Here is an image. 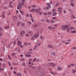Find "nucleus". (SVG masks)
Instances as JSON below:
<instances>
[{"label":"nucleus","mask_w":76,"mask_h":76,"mask_svg":"<svg viewBox=\"0 0 76 76\" xmlns=\"http://www.w3.org/2000/svg\"><path fill=\"white\" fill-rule=\"evenodd\" d=\"M36 73L37 76H39V73H41L42 76H44L45 75V73L42 72V69L41 67H39L36 71Z\"/></svg>","instance_id":"obj_1"},{"label":"nucleus","mask_w":76,"mask_h":76,"mask_svg":"<svg viewBox=\"0 0 76 76\" xmlns=\"http://www.w3.org/2000/svg\"><path fill=\"white\" fill-rule=\"evenodd\" d=\"M21 0L22 1V2H20L19 3V5H18V7H17V9H20V7H21V6H23V5H24V4H25L24 1H25V0Z\"/></svg>","instance_id":"obj_2"},{"label":"nucleus","mask_w":76,"mask_h":76,"mask_svg":"<svg viewBox=\"0 0 76 76\" xmlns=\"http://www.w3.org/2000/svg\"><path fill=\"white\" fill-rule=\"evenodd\" d=\"M2 68H0V72H1V71H2V70H4V68L5 67H6V64L5 63H3L2 64Z\"/></svg>","instance_id":"obj_3"},{"label":"nucleus","mask_w":76,"mask_h":76,"mask_svg":"<svg viewBox=\"0 0 76 76\" xmlns=\"http://www.w3.org/2000/svg\"><path fill=\"white\" fill-rule=\"evenodd\" d=\"M30 12H37V13H38V10L34 8H33L31 10H30Z\"/></svg>","instance_id":"obj_4"},{"label":"nucleus","mask_w":76,"mask_h":76,"mask_svg":"<svg viewBox=\"0 0 76 76\" xmlns=\"http://www.w3.org/2000/svg\"><path fill=\"white\" fill-rule=\"evenodd\" d=\"M62 8L60 7H58V12H59L60 14L61 13V12H62Z\"/></svg>","instance_id":"obj_5"},{"label":"nucleus","mask_w":76,"mask_h":76,"mask_svg":"<svg viewBox=\"0 0 76 76\" xmlns=\"http://www.w3.org/2000/svg\"><path fill=\"white\" fill-rule=\"evenodd\" d=\"M34 35L36 38H38V37L39 36V33H37L34 34Z\"/></svg>","instance_id":"obj_6"},{"label":"nucleus","mask_w":76,"mask_h":76,"mask_svg":"<svg viewBox=\"0 0 76 76\" xmlns=\"http://www.w3.org/2000/svg\"><path fill=\"white\" fill-rule=\"evenodd\" d=\"M47 4L48 5V7H47L45 8V9L46 10L47 9H50V8H51V6L50 5V4L49 3H47Z\"/></svg>","instance_id":"obj_7"},{"label":"nucleus","mask_w":76,"mask_h":76,"mask_svg":"<svg viewBox=\"0 0 76 76\" xmlns=\"http://www.w3.org/2000/svg\"><path fill=\"white\" fill-rule=\"evenodd\" d=\"M25 31H22L21 32V33H20L21 36V37H23V36H24V34H25Z\"/></svg>","instance_id":"obj_8"},{"label":"nucleus","mask_w":76,"mask_h":76,"mask_svg":"<svg viewBox=\"0 0 76 76\" xmlns=\"http://www.w3.org/2000/svg\"><path fill=\"white\" fill-rule=\"evenodd\" d=\"M22 42H20V41L19 40L18 42V45H22Z\"/></svg>","instance_id":"obj_9"},{"label":"nucleus","mask_w":76,"mask_h":76,"mask_svg":"<svg viewBox=\"0 0 76 76\" xmlns=\"http://www.w3.org/2000/svg\"><path fill=\"white\" fill-rule=\"evenodd\" d=\"M70 28L68 27L66 29L67 32L69 33V32H70Z\"/></svg>","instance_id":"obj_10"},{"label":"nucleus","mask_w":76,"mask_h":76,"mask_svg":"<svg viewBox=\"0 0 76 76\" xmlns=\"http://www.w3.org/2000/svg\"><path fill=\"white\" fill-rule=\"evenodd\" d=\"M35 38H36V37H35V36H34V35H33L32 37L31 38V40H34V39H35Z\"/></svg>","instance_id":"obj_11"},{"label":"nucleus","mask_w":76,"mask_h":76,"mask_svg":"<svg viewBox=\"0 0 76 76\" xmlns=\"http://www.w3.org/2000/svg\"><path fill=\"white\" fill-rule=\"evenodd\" d=\"M25 56H26V57H31V54H26L25 55Z\"/></svg>","instance_id":"obj_12"},{"label":"nucleus","mask_w":76,"mask_h":76,"mask_svg":"<svg viewBox=\"0 0 76 76\" xmlns=\"http://www.w3.org/2000/svg\"><path fill=\"white\" fill-rule=\"evenodd\" d=\"M50 73H51L52 75H56L57 74V73L56 72H54L50 71Z\"/></svg>","instance_id":"obj_13"},{"label":"nucleus","mask_w":76,"mask_h":76,"mask_svg":"<svg viewBox=\"0 0 76 76\" xmlns=\"http://www.w3.org/2000/svg\"><path fill=\"white\" fill-rule=\"evenodd\" d=\"M49 64H50V65H52V66H53V67H54V66H55V64L54 63H49Z\"/></svg>","instance_id":"obj_14"},{"label":"nucleus","mask_w":76,"mask_h":76,"mask_svg":"<svg viewBox=\"0 0 76 76\" xmlns=\"http://www.w3.org/2000/svg\"><path fill=\"white\" fill-rule=\"evenodd\" d=\"M71 32L72 34H75V33H76V30L72 31H71Z\"/></svg>","instance_id":"obj_15"},{"label":"nucleus","mask_w":76,"mask_h":76,"mask_svg":"<svg viewBox=\"0 0 76 76\" xmlns=\"http://www.w3.org/2000/svg\"><path fill=\"white\" fill-rule=\"evenodd\" d=\"M76 17H75V15H72L71 16V19H75Z\"/></svg>","instance_id":"obj_16"},{"label":"nucleus","mask_w":76,"mask_h":76,"mask_svg":"<svg viewBox=\"0 0 76 76\" xmlns=\"http://www.w3.org/2000/svg\"><path fill=\"white\" fill-rule=\"evenodd\" d=\"M51 54L52 55H53V56H55L56 54L55 53V52H52Z\"/></svg>","instance_id":"obj_17"},{"label":"nucleus","mask_w":76,"mask_h":76,"mask_svg":"<svg viewBox=\"0 0 76 76\" xmlns=\"http://www.w3.org/2000/svg\"><path fill=\"white\" fill-rule=\"evenodd\" d=\"M70 5L72 7H74V6L75 5L74 4H73V2H71Z\"/></svg>","instance_id":"obj_18"},{"label":"nucleus","mask_w":76,"mask_h":76,"mask_svg":"<svg viewBox=\"0 0 76 76\" xmlns=\"http://www.w3.org/2000/svg\"><path fill=\"white\" fill-rule=\"evenodd\" d=\"M57 69H58V70L59 71L61 70V69H62V68H61V67H58Z\"/></svg>","instance_id":"obj_19"},{"label":"nucleus","mask_w":76,"mask_h":76,"mask_svg":"<svg viewBox=\"0 0 76 76\" xmlns=\"http://www.w3.org/2000/svg\"><path fill=\"white\" fill-rule=\"evenodd\" d=\"M37 45H35L34 47V48H33V50H37Z\"/></svg>","instance_id":"obj_20"},{"label":"nucleus","mask_w":76,"mask_h":76,"mask_svg":"<svg viewBox=\"0 0 76 76\" xmlns=\"http://www.w3.org/2000/svg\"><path fill=\"white\" fill-rule=\"evenodd\" d=\"M61 30H63V31H65L66 30V28L63 27V26H62L61 27Z\"/></svg>","instance_id":"obj_21"},{"label":"nucleus","mask_w":76,"mask_h":76,"mask_svg":"<svg viewBox=\"0 0 76 76\" xmlns=\"http://www.w3.org/2000/svg\"><path fill=\"white\" fill-rule=\"evenodd\" d=\"M48 48H53V46L51 45H48Z\"/></svg>","instance_id":"obj_22"},{"label":"nucleus","mask_w":76,"mask_h":76,"mask_svg":"<svg viewBox=\"0 0 76 76\" xmlns=\"http://www.w3.org/2000/svg\"><path fill=\"white\" fill-rule=\"evenodd\" d=\"M63 27L66 29V28H67L68 27V26H67V25H66L65 26H63Z\"/></svg>","instance_id":"obj_23"},{"label":"nucleus","mask_w":76,"mask_h":76,"mask_svg":"<svg viewBox=\"0 0 76 76\" xmlns=\"http://www.w3.org/2000/svg\"><path fill=\"white\" fill-rule=\"evenodd\" d=\"M70 28L71 30H72V29L75 30V28H73V27H71Z\"/></svg>","instance_id":"obj_24"},{"label":"nucleus","mask_w":76,"mask_h":76,"mask_svg":"<svg viewBox=\"0 0 76 76\" xmlns=\"http://www.w3.org/2000/svg\"><path fill=\"white\" fill-rule=\"evenodd\" d=\"M39 13V15H42V12L41 11V12H38Z\"/></svg>","instance_id":"obj_25"},{"label":"nucleus","mask_w":76,"mask_h":76,"mask_svg":"<svg viewBox=\"0 0 76 76\" xmlns=\"http://www.w3.org/2000/svg\"><path fill=\"white\" fill-rule=\"evenodd\" d=\"M36 45H38V46H39V45H41V43H36Z\"/></svg>","instance_id":"obj_26"},{"label":"nucleus","mask_w":76,"mask_h":76,"mask_svg":"<svg viewBox=\"0 0 76 76\" xmlns=\"http://www.w3.org/2000/svg\"><path fill=\"white\" fill-rule=\"evenodd\" d=\"M20 61H25V59L23 58H22L20 59Z\"/></svg>","instance_id":"obj_27"},{"label":"nucleus","mask_w":76,"mask_h":76,"mask_svg":"<svg viewBox=\"0 0 76 76\" xmlns=\"http://www.w3.org/2000/svg\"><path fill=\"white\" fill-rule=\"evenodd\" d=\"M20 47L21 48H23V45H20Z\"/></svg>","instance_id":"obj_28"},{"label":"nucleus","mask_w":76,"mask_h":76,"mask_svg":"<svg viewBox=\"0 0 76 76\" xmlns=\"http://www.w3.org/2000/svg\"><path fill=\"white\" fill-rule=\"evenodd\" d=\"M56 13H57L56 12H55L53 14V16H55V15H56Z\"/></svg>","instance_id":"obj_29"},{"label":"nucleus","mask_w":76,"mask_h":76,"mask_svg":"<svg viewBox=\"0 0 76 76\" xmlns=\"http://www.w3.org/2000/svg\"><path fill=\"white\" fill-rule=\"evenodd\" d=\"M20 12L21 15H23V11H20L19 10Z\"/></svg>","instance_id":"obj_30"},{"label":"nucleus","mask_w":76,"mask_h":76,"mask_svg":"<svg viewBox=\"0 0 76 76\" xmlns=\"http://www.w3.org/2000/svg\"><path fill=\"white\" fill-rule=\"evenodd\" d=\"M13 18L14 19H17V17L16 16H15L13 17Z\"/></svg>","instance_id":"obj_31"},{"label":"nucleus","mask_w":76,"mask_h":76,"mask_svg":"<svg viewBox=\"0 0 76 76\" xmlns=\"http://www.w3.org/2000/svg\"><path fill=\"white\" fill-rule=\"evenodd\" d=\"M65 44H66V45H67L68 44H70V43H69L68 42H65Z\"/></svg>","instance_id":"obj_32"},{"label":"nucleus","mask_w":76,"mask_h":76,"mask_svg":"<svg viewBox=\"0 0 76 76\" xmlns=\"http://www.w3.org/2000/svg\"><path fill=\"white\" fill-rule=\"evenodd\" d=\"M56 9H53V12H56Z\"/></svg>","instance_id":"obj_33"},{"label":"nucleus","mask_w":76,"mask_h":76,"mask_svg":"<svg viewBox=\"0 0 76 76\" xmlns=\"http://www.w3.org/2000/svg\"><path fill=\"white\" fill-rule=\"evenodd\" d=\"M26 37H29V34L27 33V34L26 35Z\"/></svg>","instance_id":"obj_34"},{"label":"nucleus","mask_w":76,"mask_h":76,"mask_svg":"<svg viewBox=\"0 0 76 76\" xmlns=\"http://www.w3.org/2000/svg\"><path fill=\"white\" fill-rule=\"evenodd\" d=\"M0 31H3V29H2V28L1 27H0Z\"/></svg>","instance_id":"obj_35"},{"label":"nucleus","mask_w":76,"mask_h":76,"mask_svg":"<svg viewBox=\"0 0 76 76\" xmlns=\"http://www.w3.org/2000/svg\"><path fill=\"white\" fill-rule=\"evenodd\" d=\"M48 29H50V30H51V29L52 27H51V26H48Z\"/></svg>","instance_id":"obj_36"},{"label":"nucleus","mask_w":76,"mask_h":76,"mask_svg":"<svg viewBox=\"0 0 76 76\" xmlns=\"http://www.w3.org/2000/svg\"><path fill=\"white\" fill-rule=\"evenodd\" d=\"M27 23H28L29 25H31V22L29 21L27 22Z\"/></svg>","instance_id":"obj_37"},{"label":"nucleus","mask_w":76,"mask_h":76,"mask_svg":"<svg viewBox=\"0 0 76 76\" xmlns=\"http://www.w3.org/2000/svg\"><path fill=\"white\" fill-rule=\"evenodd\" d=\"M46 21L48 23H50V21L49 20L47 19L46 20Z\"/></svg>","instance_id":"obj_38"},{"label":"nucleus","mask_w":76,"mask_h":76,"mask_svg":"<svg viewBox=\"0 0 76 76\" xmlns=\"http://www.w3.org/2000/svg\"><path fill=\"white\" fill-rule=\"evenodd\" d=\"M24 45H27V43H26V42H25L24 43Z\"/></svg>","instance_id":"obj_39"},{"label":"nucleus","mask_w":76,"mask_h":76,"mask_svg":"<svg viewBox=\"0 0 76 76\" xmlns=\"http://www.w3.org/2000/svg\"><path fill=\"white\" fill-rule=\"evenodd\" d=\"M51 23H54V20H52L51 21Z\"/></svg>","instance_id":"obj_40"},{"label":"nucleus","mask_w":76,"mask_h":76,"mask_svg":"<svg viewBox=\"0 0 76 76\" xmlns=\"http://www.w3.org/2000/svg\"><path fill=\"white\" fill-rule=\"evenodd\" d=\"M36 6H36V5H32V7H36Z\"/></svg>","instance_id":"obj_41"},{"label":"nucleus","mask_w":76,"mask_h":76,"mask_svg":"<svg viewBox=\"0 0 76 76\" xmlns=\"http://www.w3.org/2000/svg\"><path fill=\"white\" fill-rule=\"evenodd\" d=\"M40 39H42L43 38V37L42 36H41L40 37Z\"/></svg>","instance_id":"obj_42"},{"label":"nucleus","mask_w":76,"mask_h":76,"mask_svg":"<svg viewBox=\"0 0 76 76\" xmlns=\"http://www.w3.org/2000/svg\"><path fill=\"white\" fill-rule=\"evenodd\" d=\"M38 26V25L37 24H36L34 26V28H36V27H37V26Z\"/></svg>","instance_id":"obj_43"},{"label":"nucleus","mask_w":76,"mask_h":76,"mask_svg":"<svg viewBox=\"0 0 76 76\" xmlns=\"http://www.w3.org/2000/svg\"><path fill=\"white\" fill-rule=\"evenodd\" d=\"M29 14H26V17H27V18H28V17H29Z\"/></svg>","instance_id":"obj_44"},{"label":"nucleus","mask_w":76,"mask_h":76,"mask_svg":"<svg viewBox=\"0 0 76 76\" xmlns=\"http://www.w3.org/2000/svg\"><path fill=\"white\" fill-rule=\"evenodd\" d=\"M31 20L32 22H34V20L33 19V18H32L31 19Z\"/></svg>","instance_id":"obj_45"},{"label":"nucleus","mask_w":76,"mask_h":76,"mask_svg":"<svg viewBox=\"0 0 76 76\" xmlns=\"http://www.w3.org/2000/svg\"><path fill=\"white\" fill-rule=\"evenodd\" d=\"M18 17H19V18L20 19H21V17H20L21 16H20V15H18Z\"/></svg>","instance_id":"obj_46"},{"label":"nucleus","mask_w":76,"mask_h":76,"mask_svg":"<svg viewBox=\"0 0 76 76\" xmlns=\"http://www.w3.org/2000/svg\"><path fill=\"white\" fill-rule=\"evenodd\" d=\"M41 21L42 22H44L45 21V20L44 19H42V20H41Z\"/></svg>","instance_id":"obj_47"},{"label":"nucleus","mask_w":76,"mask_h":76,"mask_svg":"<svg viewBox=\"0 0 76 76\" xmlns=\"http://www.w3.org/2000/svg\"><path fill=\"white\" fill-rule=\"evenodd\" d=\"M71 66H74L75 64H71Z\"/></svg>","instance_id":"obj_48"},{"label":"nucleus","mask_w":76,"mask_h":76,"mask_svg":"<svg viewBox=\"0 0 76 76\" xmlns=\"http://www.w3.org/2000/svg\"><path fill=\"white\" fill-rule=\"evenodd\" d=\"M8 64H9V66H11V64H10V62H8Z\"/></svg>","instance_id":"obj_49"},{"label":"nucleus","mask_w":76,"mask_h":76,"mask_svg":"<svg viewBox=\"0 0 76 76\" xmlns=\"http://www.w3.org/2000/svg\"><path fill=\"white\" fill-rule=\"evenodd\" d=\"M32 60V58L30 59L28 61L29 62L30 61H31Z\"/></svg>","instance_id":"obj_50"},{"label":"nucleus","mask_w":76,"mask_h":76,"mask_svg":"<svg viewBox=\"0 0 76 76\" xmlns=\"http://www.w3.org/2000/svg\"><path fill=\"white\" fill-rule=\"evenodd\" d=\"M57 18L56 17H53L52 18V19H56Z\"/></svg>","instance_id":"obj_51"},{"label":"nucleus","mask_w":76,"mask_h":76,"mask_svg":"<svg viewBox=\"0 0 76 76\" xmlns=\"http://www.w3.org/2000/svg\"><path fill=\"white\" fill-rule=\"evenodd\" d=\"M76 72V71L75 70H73L72 73H75Z\"/></svg>","instance_id":"obj_52"},{"label":"nucleus","mask_w":76,"mask_h":76,"mask_svg":"<svg viewBox=\"0 0 76 76\" xmlns=\"http://www.w3.org/2000/svg\"><path fill=\"white\" fill-rule=\"evenodd\" d=\"M20 22H18V23L17 24V25L18 26H19V25H20Z\"/></svg>","instance_id":"obj_53"},{"label":"nucleus","mask_w":76,"mask_h":76,"mask_svg":"<svg viewBox=\"0 0 76 76\" xmlns=\"http://www.w3.org/2000/svg\"><path fill=\"white\" fill-rule=\"evenodd\" d=\"M36 60V58H34L33 60V62H34V61H35Z\"/></svg>","instance_id":"obj_54"},{"label":"nucleus","mask_w":76,"mask_h":76,"mask_svg":"<svg viewBox=\"0 0 76 76\" xmlns=\"http://www.w3.org/2000/svg\"><path fill=\"white\" fill-rule=\"evenodd\" d=\"M31 68H32V69H35L36 68L34 66H32Z\"/></svg>","instance_id":"obj_55"},{"label":"nucleus","mask_w":76,"mask_h":76,"mask_svg":"<svg viewBox=\"0 0 76 76\" xmlns=\"http://www.w3.org/2000/svg\"><path fill=\"white\" fill-rule=\"evenodd\" d=\"M15 53H13L12 55V56H15Z\"/></svg>","instance_id":"obj_56"},{"label":"nucleus","mask_w":76,"mask_h":76,"mask_svg":"<svg viewBox=\"0 0 76 76\" xmlns=\"http://www.w3.org/2000/svg\"><path fill=\"white\" fill-rule=\"evenodd\" d=\"M23 66H25V63H23Z\"/></svg>","instance_id":"obj_57"},{"label":"nucleus","mask_w":76,"mask_h":76,"mask_svg":"<svg viewBox=\"0 0 76 76\" xmlns=\"http://www.w3.org/2000/svg\"><path fill=\"white\" fill-rule=\"evenodd\" d=\"M9 28V26H6L5 29H7Z\"/></svg>","instance_id":"obj_58"},{"label":"nucleus","mask_w":76,"mask_h":76,"mask_svg":"<svg viewBox=\"0 0 76 76\" xmlns=\"http://www.w3.org/2000/svg\"><path fill=\"white\" fill-rule=\"evenodd\" d=\"M29 34H31L32 33V31H29L28 32Z\"/></svg>","instance_id":"obj_59"},{"label":"nucleus","mask_w":76,"mask_h":76,"mask_svg":"<svg viewBox=\"0 0 76 76\" xmlns=\"http://www.w3.org/2000/svg\"><path fill=\"white\" fill-rule=\"evenodd\" d=\"M74 1V0H70V3H72V2H73Z\"/></svg>","instance_id":"obj_60"},{"label":"nucleus","mask_w":76,"mask_h":76,"mask_svg":"<svg viewBox=\"0 0 76 76\" xmlns=\"http://www.w3.org/2000/svg\"><path fill=\"white\" fill-rule=\"evenodd\" d=\"M44 15H47V13H44Z\"/></svg>","instance_id":"obj_61"},{"label":"nucleus","mask_w":76,"mask_h":76,"mask_svg":"<svg viewBox=\"0 0 76 76\" xmlns=\"http://www.w3.org/2000/svg\"><path fill=\"white\" fill-rule=\"evenodd\" d=\"M69 12H72V10L71 9H69Z\"/></svg>","instance_id":"obj_62"},{"label":"nucleus","mask_w":76,"mask_h":76,"mask_svg":"<svg viewBox=\"0 0 76 76\" xmlns=\"http://www.w3.org/2000/svg\"><path fill=\"white\" fill-rule=\"evenodd\" d=\"M10 7H13V6H11V5H10L9 6Z\"/></svg>","instance_id":"obj_63"},{"label":"nucleus","mask_w":76,"mask_h":76,"mask_svg":"<svg viewBox=\"0 0 76 76\" xmlns=\"http://www.w3.org/2000/svg\"><path fill=\"white\" fill-rule=\"evenodd\" d=\"M73 49H74V50H76V47H73Z\"/></svg>","instance_id":"obj_64"}]
</instances>
